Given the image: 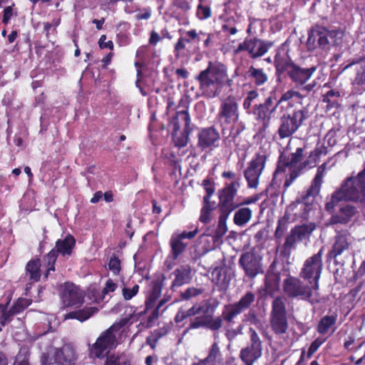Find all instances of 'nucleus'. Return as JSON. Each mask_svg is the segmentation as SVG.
<instances>
[{
    "label": "nucleus",
    "instance_id": "19",
    "mask_svg": "<svg viewBox=\"0 0 365 365\" xmlns=\"http://www.w3.org/2000/svg\"><path fill=\"white\" fill-rule=\"evenodd\" d=\"M197 233V229H195L193 231H184L180 233L175 232L172 235L170 245L171 247V255L174 259H176L185 250L187 243L185 242V240L192 239Z\"/></svg>",
    "mask_w": 365,
    "mask_h": 365
},
{
    "label": "nucleus",
    "instance_id": "14",
    "mask_svg": "<svg viewBox=\"0 0 365 365\" xmlns=\"http://www.w3.org/2000/svg\"><path fill=\"white\" fill-rule=\"evenodd\" d=\"M240 187V182L234 180L230 182H226L225 187L219 190V207L220 212H231L237 208L238 205L234 202V198Z\"/></svg>",
    "mask_w": 365,
    "mask_h": 365
},
{
    "label": "nucleus",
    "instance_id": "34",
    "mask_svg": "<svg viewBox=\"0 0 365 365\" xmlns=\"http://www.w3.org/2000/svg\"><path fill=\"white\" fill-rule=\"evenodd\" d=\"M271 327L277 334H284L288 327L287 316L271 317Z\"/></svg>",
    "mask_w": 365,
    "mask_h": 365
},
{
    "label": "nucleus",
    "instance_id": "54",
    "mask_svg": "<svg viewBox=\"0 0 365 365\" xmlns=\"http://www.w3.org/2000/svg\"><path fill=\"white\" fill-rule=\"evenodd\" d=\"M259 96L258 93L256 91H250L247 96L245 97L244 102H243V108L245 110H247V113H250V108L252 106V104L254 103V101Z\"/></svg>",
    "mask_w": 365,
    "mask_h": 365
},
{
    "label": "nucleus",
    "instance_id": "8",
    "mask_svg": "<svg viewBox=\"0 0 365 365\" xmlns=\"http://www.w3.org/2000/svg\"><path fill=\"white\" fill-rule=\"evenodd\" d=\"M76 245V240L72 235H67L64 239L58 240L56 246L43 258L46 266V277L51 271L55 270V262L58 255L67 257L71 256Z\"/></svg>",
    "mask_w": 365,
    "mask_h": 365
},
{
    "label": "nucleus",
    "instance_id": "4",
    "mask_svg": "<svg viewBox=\"0 0 365 365\" xmlns=\"http://www.w3.org/2000/svg\"><path fill=\"white\" fill-rule=\"evenodd\" d=\"M280 117V125L277 133L281 139L292 135L302 125L304 120L310 117L308 108L294 110L292 113L283 111Z\"/></svg>",
    "mask_w": 365,
    "mask_h": 365
},
{
    "label": "nucleus",
    "instance_id": "62",
    "mask_svg": "<svg viewBox=\"0 0 365 365\" xmlns=\"http://www.w3.org/2000/svg\"><path fill=\"white\" fill-rule=\"evenodd\" d=\"M185 36L189 37L192 41H195L197 43L204 38L205 33L201 31L197 32L196 30H190L186 31Z\"/></svg>",
    "mask_w": 365,
    "mask_h": 365
},
{
    "label": "nucleus",
    "instance_id": "11",
    "mask_svg": "<svg viewBox=\"0 0 365 365\" xmlns=\"http://www.w3.org/2000/svg\"><path fill=\"white\" fill-rule=\"evenodd\" d=\"M77 354L71 344H66L61 349H56L51 356L42 357V365H75Z\"/></svg>",
    "mask_w": 365,
    "mask_h": 365
},
{
    "label": "nucleus",
    "instance_id": "37",
    "mask_svg": "<svg viewBox=\"0 0 365 365\" xmlns=\"http://www.w3.org/2000/svg\"><path fill=\"white\" fill-rule=\"evenodd\" d=\"M299 240L291 230L289 234L286 237L285 242L282 245L281 254L283 256H289L292 250L296 247V244Z\"/></svg>",
    "mask_w": 365,
    "mask_h": 365
},
{
    "label": "nucleus",
    "instance_id": "15",
    "mask_svg": "<svg viewBox=\"0 0 365 365\" xmlns=\"http://www.w3.org/2000/svg\"><path fill=\"white\" fill-rule=\"evenodd\" d=\"M238 105L235 98L228 96L222 101L217 114L221 125H232L238 120Z\"/></svg>",
    "mask_w": 365,
    "mask_h": 365
},
{
    "label": "nucleus",
    "instance_id": "44",
    "mask_svg": "<svg viewBox=\"0 0 365 365\" xmlns=\"http://www.w3.org/2000/svg\"><path fill=\"white\" fill-rule=\"evenodd\" d=\"M14 314L9 307V304H0V324L4 326L13 318Z\"/></svg>",
    "mask_w": 365,
    "mask_h": 365
},
{
    "label": "nucleus",
    "instance_id": "33",
    "mask_svg": "<svg viewBox=\"0 0 365 365\" xmlns=\"http://www.w3.org/2000/svg\"><path fill=\"white\" fill-rule=\"evenodd\" d=\"M162 292V284L159 281H154L152 283L151 290L145 301L146 309L152 308L155 301L159 298Z\"/></svg>",
    "mask_w": 365,
    "mask_h": 365
},
{
    "label": "nucleus",
    "instance_id": "23",
    "mask_svg": "<svg viewBox=\"0 0 365 365\" xmlns=\"http://www.w3.org/2000/svg\"><path fill=\"white\" fill-rule=\"evenodd\" d=\"M84 293L76 285L66 283L62 293V301L66 307L79 306L83 302Z\"/></svg>",
    "mask_w": 365,
    "mask_h": 365
},
{
    "label": "nucleus",
    "instance_id": "25",
    "mask_svg": "<svg viewBox=\"0 0 365 365\" xmlns=\"http://www.w3.org/2000/svg\"><path fill=\"white\" fill-rule=\"evenodd\" d=\"M171 276L173 279L170 287L174 289L190 283L192 279V269L189 264H181L174 269Z\"/></svg>",
    "mask_w": 365,
    "mask_h": 365
},
{
    "label": "nucleus",
    "instance_id": "12",
    "mask_svg": "<svg viewBox=\"0 0 365 365\" xmlns=\"http://www.w3.org/2000/svg\"><path fill=\"white\" fill-rule=\"evenodd\" d=\"M272 46V43L262 40L256 37L245 38L242 43H240L233 52L237 54L242 51H247L252 58H257L264 56Z\"/></svg>",
    "mask_w": 365,
    "mask_h": 365
},
{
    "label": "nucleus",
    "instance_id": "7",
    "mask_svg": "<svg viewBox=\"0 0 365 365\" xmlns=\"http://www.w3.org/2000/svg\"><path fill=\"white\" fill-rule=\"evenodd\" d=\"M323 254L324 247H322L317 253L308 257L304 261L299 273L300 277L309 284H312L315 289H319V280L323 267Z\"/></svg>",
    "mask_w": 365,
    "mask_h": 365
},
{
    "label": "nucleus",
    "instance_id": "22",
    "mask_svg": "<svg viewBox=\"0 0 365 365\" xmlns=\"http://www.w3.org/2000/svg\"><path fill=\"white\" fill-rule=\"evenodd\" d=\"M353 241V237L347 231L338 232L334 237V243L329 252V256L331 258H336L344 252L348 251Z\"/></svg>",
    "mask_w": 365,
    "mask_h": 365
},
{
    "label": "nucleus",
    "instance_id": "17",
    "mask_svg": "<svg viewBox=\"0 0 365 365\" xmlns=\"http://www.w3.org/2000/svg\"><path fill=\"white\" fill-rule=\"evenodd\" d=\"M303 156V149L298 148L294 153H292L291 158L284 164V168H282V165H279L275 174L280 171L288 173L289 174V178L284 182V186L289 187L293 182V181L299 175V171L302 168V164L300 163Z\"/></svg>",
    "mask_w": 365,
    "mask_h": 365
},
{
    "label": "nucleus",
    "instance_id": "28",
    "mask_svg": "<svg viewBox=\"0 0 365 365\" xmlns=\"http://www.w3.org/2000/svg\"><path fill=\"white\" fill-rule=\"evenodd\" d=\"M190 123V118L187 110H182L175 113L172 117L170 126L173 131H179L182 127L187 128Z\"/></svg>",
    "mask_w": 365,
    "mask_h": 365
},
{
    "label": "nucleus",
    "instance_id": "29",
    "mask_svg": "<svg viewBox=\"0 0 365 365\" xmlns=\"http://www.w3.org/2000/svg\"><path fill=\"white\" fill-rule=\"evenodd\" d=\"M277 108L276 104L273 108H266L260 104L255 105L253 113L256 115L257 120H260L263 126L267 128L270 123L272 114L275 111Z\"/></svg>",
    "mask_w": 365,
    "mask_h": 365
},
{
    "label": "nucleus",
    "instance_id": "30",
    "mask_svg": "<svg viewBox=\"0 0 365 365\" xmlns=\"http://www.w3.org/2000/svg\"><path fill=\"white\" fill-rule=\"evenodd\" d=\"M246 75L247 78L258 86L264 84L268 80V76L262 68H257L253 66L248 68Z\"/></svg>",
    "mask_w": 365,
    "mask_h": 365
},
{
    "label": "nucleus",
    "instance_id": "21",
    "mask_svg": "<svg viewBox=\"0 0 365 365\" xmlns=\"http://www.w3.org/2000/svg\"><path fill=\"white\" fill-rule=\"evenodd\" d=\"M239 263L250 278L255 277L262 271L260 258L253 252L242 255Z\"/></svg>",
    "mask_w": 365,
    "mask_h": 365
},
{
    "label": "nucleus",
    "instance_id": "16",
    "mask_svg": "<svg viewBox=\"0 0 365 365\" xmlns=\"http://www.w3.org/2000/svg\"><path fill=\"white\" fill-rule=\"evenodd\" d=\"M266 155L257 154L249 163L244 171V176L249 188H257L259 179L264 168Z\"/></svg>",
    "mask_w": 365,
    "mask_h": 365
},
{
    "label": "nucleus",
    "instance_id": "59",
    "mask_svg": "<svg viewBox=\"0 0 365 365\" xmlns=\"http://www.w3.org/2000/svg\"><path fill=\"white\" fill-rule=\"evenodd\" d=\"M242 322L251 325H257L259 323L255 312L252 309H250L247 313L243 315Z\"/></svg>",
    "mask_w": 365,
    "mask_h": 365
},
{
    "label": "nucleus",
    "instance_id": "53",
    "mask_svg": "<svg viewBox=\"0 0 365 365\" xmlns=\"http://www.w3.org/2000/svg\"><path fill=\"white\" fill-rule=\"evenodd\" d=\"M29 305V302L28 299L20 298L10 307V309L14 316L21 312Z\"/></svg>",
    "mask_w": 365,
    "mask_h": 365
},
{
    "label": "nucleus",
    "instance_id": "47",
    "mask_svg": "<svg viewBox=\"0 0 365 365\" xmlns=\"http://www.w3.org/2000/svg\"><path fill=\"white\" fill-rule=\"evenodd\" d=\"M227 324L225 336L229 341H233L238 335L243 334L244 326L242 324L238 325L236 328H232L230 327L232 324Z\"/></svg>",
    "mask_w": 365,
    "mask_h": 365
},
{
    "label": "nucleus",
    "instance_id": "27",
    "mask_svg": "<svg viewBox=\"0 0 365 365\" xmlns=\"http://www.w3.org/2000/svg\"><path fill=\"white\" fill-rule=\"evenodd\" d=\"M211 279L220 289H225L232 279V274L222 267H215L211 272Z\"/></svg>",
    "mask_w": 365,
    "mask_h": 365
},
{
    "label": "nucleus",
    "instance_id": "24",
    "mask_svg": "<svg viewBox=\"0 0 365 365\" xmlns=\"http://www.w3.org/2000/svg\"><path fill=\"white\" fill-rule=\"evenodd\" d=\"M310 205L304 202L296 201L291 203L286 209L284 216L290 222L305 220L308 217Z\"/></svg>",
    "mask_w": 365,
    "mask_h": 365
},
{
    "label": "nucleus",
    "instance_id": "46",
    "mask_svg": "<svg viewBox=\"0 0 365 365\" xmlns=\"http://www.w3.org/2000/svg\"><path fill=\"white\" fill-rule=\"evenodd\" d=\"M29 347L22 346L16 356L14 365H30L29 363Z\"/></svg>",
    "mask_w": 365,
    "mask_h": 365
},
{
    "label": "nucleus",
    "instance_id": "1",
    "mask_svg": "<svg viewBox=\"0 0 365 365\" xmlns=\"http://www.w3.org/2000/svg\"><path fill=\"white\" fill-rule=\"evenodd\" d=\"M199 83L202 95L207 98H214L220 95L223 88L232 85L227 68L220 62L209 61L207 68L195 77Z\"/></svg>",
    "mask_w": 365,
    "mask_h": 365
},
{
    "label": "nucleus",
    "instance_id": "51",
    "mask_svg": "<svg viewBox=\"0 0 365 365\" xmlns=\"http://www.w3.org/2000/svg\"><path fill=\"white\" fill-rule=\"evenodd\" d=\"M290 222L284 216L278 220L277 229L275 230L274 236L277 240H280L284 235V232L287 229V224Z\"/></svg>",
    "mask_w": 365,
    "mask_h": 365
},
{
    "label": "nucleus",
    "instance_id": "64",
    "mask_svg": "<svg viewBox=\"0 0 365 365\" xmlns=\"http://www.w3.org/2000/svg\"><path fill=\"white\" fill-rule=\"evenodd\" d=\"M324 341L320 339H316L310 345L308 353L307 358L312 357V356L317 351L319 347L323 344Z\"/></svg>",
    "mask_w": 365,
    "mask_h": 365
},
{
    "label": "nucleus",
    "instance_id": "45",
    "mask_svg": "<svg viewBox=\"0 0 365 365\" xmlns=\"http://www.w3.org/2000/svg\"><path fill=\"white\" fill-rule=\"evenodd\" d=\"M231 212H221L219 217L218 226L215 231V236L220 237L227 232L226 220Z\"/></svg>",
    "mask_w": 365,
    "mask_h": 365
},
{
    "label": "nucleus",
    "instance_id": "49",
    "mask_svg": "<svg viewBox=\"0 0 365 365\" xmlns=\"http://www.w3.org/2000/svg\"><path fill=\"white\" fill-rule=\"evenodd\" d=\"M173 142L175 146L181 148L185 147L187 143L188 137L187 135L179 131H173Z\"/></svg>",
    "mask_w": 365,
    "mask_h": 365
},
{
    "label": "nucleus",
    "instance_id": "40",
    "mask_svg": "<svg viewBox=\"0 0 365 365\" xmlns=\"http://www.w3.org/2000/svg\"><path fill=\"white\" fill-rule=\"evenodd\" d=\"M314 230V227L312 225L296 226L292 229L299 241L309 237Z\"/></svg>",
    "mask_w": 365,
    "mask_h": 365
},
{
    "label": "nucleus",
    "instance_id": "2",
    "mask_svg": "<svg viewBox=\"0 0 365 365\" xmlns=\"http://www.w3.org/2000/svg\"><path fill=\"white\" fill-rule=\"evenodd\" d=\"M342 201H365V168L356 177L347 178L343 181L326 202V211L333 212Z\"/></svg>",
    "mask_w": 365,
    "mask_h": 365
},
{
    "label": "nucleus",
    "instance_id": "31",
    "mask_svg": "<svg viewBox=\"0 0 365 365\" xmlns=\"http://www.w3.org/2000/svg\"><path fill=\"white\" fill-rule=\"evenodd\" d=\"M336 320L337 314L336 313L324 316L317 325V331L321 334H327L334 327Z\"/></svg>",
    "mask_w": 365,
    "mask_h": 365
},
{
    "label": "nucleus",
    "instance_id": "52",
    "mask_svg": "<svg viewBox=\"0 0 365 365\" xmlns=\"http://www.w3.org/2000/svg\"><path fill=\"white\" fill-rule=\"evenodd\" d=\"M344 33L341 30L329 31V45H339L342 41Z\"/></svg>",
    "mask_w": 365,
    "mask_h": 365
},
{
    "label": "nucleus",
    "instance_id": "50",
    "mask_svg": "<svg viewBox=\"0 0 365 365\" xmlns=\"http://www.w3.org/2000/svg\"><path fill=\"white\" fill-rule=\"evenodd\" d=\"M319 35L317 36L319 47L326 48L329 46V31L325 29H317Z\"/></svg>",
    "mask_w": 365,
    "mask_h": 365
},
{
    "label": "nucleus",
    "instance_id": "57",
    "mask_svg": "<svg viewBox=\"0 0 365 365\" xmlns=\"http://www.w3.org/2000/svg\"><path fill=\"white\" fill-rule=\"evenodd\" d=\"M139 291L138 284L133 285L131 288L124 286L122 289V294L125 300H130L135 297Z\"/></svg>",
    "mask_w": 365,
    "mask_h": 365
},
{
    "label": "nucleus",
    "instance_id": "56",
    "mask_svg": "<svg viewBox=\"0 0 365 365\" xmlns=\"http://www.w3.org/2000/svg\"><path fill=\"white\" fill-rule=\"evenodd\" d=\"M203 292V289L190 287L181 294V297L183 299L188 300L202 294Z\"/></svg>",
    "mask_w": 365,
    "mask_h": 365
},
{
    "label": "nucleus",
    "instance_id": "9",
    "mask_svg": "<svg viewBox=\"0 0 365 365\" xmlns=\"http://www.w3.org/2000/svg\"><path fill=\"white\" fill-rule=\"evenodd\" d=\"M255 299V294L248 291L240 297L239 301L225 305L222 312L225 322L233 324L235 318L243 312L250 309Z\"/></svg>",
    "mask_w": 365,
    "mask_h": 365
},
{
    "label": "nucleus",
    "instance_id": "63",
    "mask_svg": "<svg viewBox=\"0 0 365 365\" xmlns=\"http://www.w3.org/2000/svg\"><path fill=\"white\" fill-rule=\"evenodd\" d=\"M170 297H164L163 299H162L158 306L156 307V308L155 309V310L153 311L152 315L150 317V320H152L153 319H156L158 317L159 314H160V309L162 307L164 306V304L170 300Z\"/></svg>",
    "mask_w": 365,
    "mask_h": 365
},
{
    "label": "nucleus",
    "instance_id": "26",
    "mask_svg": "<svg viewBox=\"0 0 365 365\" xmlns=\"http://www.w3.org/2000/svg\"><path fill=\"white\" fill-rule=\"evenodd\" d=\"M216 307L217 305H213L210 300H203L200 303H195L188 309L187 315L208 317L214 314Z\"/></svg>",
    "mask_w": 365,
    "mask_h": 365
},
{
    "label": "nucleus",
    "instance_id": "43",
    "mask_svg": "<svg viewBox=\"0 0 365 365\" xmlns=\"http://www.w3.org/2000/svg\"><path fill=\"white\" fill-rule=\"evenodd\" d=\"M223 320L225 321L222 316L212 317L210 315L206 317L205 327L212 331H217L222 328Z\"/></svg>",
    "mask_w": 365,
    "mask_h": 365
},
{
    "label": "nucleus",
    "instance_id": "18",
    "mask_svg": "<svg viewBox=\"0 0 365 365\" xmlns=\"http://www.w3.org/2000/svg\"><path fill=\"white\" fill-rule=\"evenodd\" d=\"M359 215L358 208L352 205H341L339 210L332 213L329 225H351L354 223Z\"/></svg>",
    "mask_w": 365,
    "mask_h": 365
},
{
    "label": "nucleus",
    "instance_id": "58",
    "mask_svg": "<svg viewBox=\"0 0 365 365\" xmlns=\"http://www.w3.org/2000/svg\"><path fill=\"white\" fill-rule=\"evenodd\" d=\"M108 269L114 275H120L121 271V263L120 259L113 256L108 262Z\"/></svg>",
    "mask_w": 365,
    "mask_h": 365
},
{
    "label": "nucleus",
    "instance_id": "10",
    "mask_svg": "<svg viewBox=\"0 0 365 365\" xmlns=\"http://www.w3.org/2000/svg\"><path fill=\"white\" fill-rule=\"evenodd\" d=\"M250 342L240 352V358L245 365L254 363L262 356V341L253 328H250Z\"/></svg>",
    "mask_w": 365,
    "mask_h": 365
},
{
    "label": "nucleus",
    "instance_id": "60",
    "mask_svg": "<svg viewBox=\"0 0 365 365\" xmlns=\"http://www.w3.org/2000/svg\"><path fill=\"white\" fill-rule=\"evenodd\" d=\"M206 317H197L190 320L188 329H196L200 327H205Z\"/></svg>",
    "mask_w": 365,
    "mask_h": 365
},
{
    "label": "nucleus",
    "instance_id": "48",
    "mask_svg": "<svg viewBox=\"0 0 365 365\" xmlns=\"http://www.w3.org/2000/svg\"><path fill=\"white\" fill-rule=\"evenodd\" d=\"M325 169V165H322L320 167H319V168L317 169V175L313 181V185L312 186L311 189L308 190V195H309L313 190H316L318 192L319 188L322 182V179L324 175Z\"/></svg>",
    "mask_w": 365,
    "mask_h": 365
},
{
    "label": "nucleus",
    "instance_id": "41",
    "mask_svg": "<svg viewBox=\"0 0 365 365\" xmlns=\"http://www.w3.org/2000/svg\"><path fill=\"white\" fill-rule=\"evenodd\" d=\"M293 98L292 89H290L282 94L276 103L277 107H280L281 112L287 111V108L293 106V103L289 101Z\"/></svg>",
    "mask_w": 365,
    "mask_h": 365
},
{
    "label": "nucleus",
    "instance_id": "3",
    "mask_svg": "<svg viewBox=\"0 0 365 365\" xmlns=\"http://www.w3.org/2000/svg\"><path fill=\"white\" fill-rule=\"evenodd\" d=\"M284 293L290 298L309 302L311 304L319 302V289L312 284L302 282L299 278L289 276L282 283Z\"/></svg>",
    "mask_w": 365,
    "mask_h": 365
},
{
    "label": "nucleus",
    "instance_id": "42",
    "mask_svg": "<svg viewBox=\"0 0 365 365\" xmlns=\"http://www.w3.org/2000/svg\"><path fill=\"white\" fill-rule=\"evenodd\" d=\"M286 316L285 304L282 299H274L272 304L271 317Z\"/></svg>",
    "mask_w": 365,
    "mask_h": 365
},
{
    "label": "nucleus",
    "instance_id": "55",
    "mask_svg": "<svg viewBox=\"0 0 365 365\" xmlns=\"http://www.w3.org/2000/svg\"><path fill=\"white\" fill-rule=\"evenodd\" d=\"M319 32L317 29L312 30L309 33V36L307 41V48L309 50H314L319 47L317 36Z\"/></svg>",
    "mask_w": 365,
    "mask_h": 365
},
{
    "label": "nucleus",
    "instance_id": "61",
    "mask_svg": "<svg viewBox=\"0 0 365 365\" xmlns=\"http://www.w3.org/2000/svg\"><path fill=\"white\" fill-rule=\"evenodd\" d=\"M212 206H203L201 210L200 220L202 222L207 223L211 219Z\"/></svg>",
    "mask_w": 365,
    "mask_h": 365
},
{
    "label": "nucleus",
    "instance_id": "32",
    "mask_svg": "<svg viewBox=\"0 0 365 365\" xmlns=\"http://www.w3.org/2000/svg\"><path fill=\"white\" fill-rule=\"evenodd\" d=\"M351 66H354V70L356 71V77L353 83L354 85L365 84V59H361L356 62L349 63L346 68H349Z\"/></svg>",
    "mask_w": 365,
    "mask_h": 365
},
{
    "label": "nucleus",
    "instance_id": "39",
    "mask_svg": "<svg viewBox=\"0 0 365 365\" xmlns=\"http://www.w3.org/2000/svg\"><path fill=\"white\" fill-rule=\"evenodd\" d=\"M41 263L39 259L32 260L28 262L26 265V274L29 279L33 282L39 280Z\"/></svg>",
    "mask_w": 365,
    "mask_h": 365
},
{
    "label": "nucleus",
    "instance_id": "35",
    "mask_svg": "<svg viewBox=\"0 0 365 365\" xmlns=\"http://www.w3.org/2000/svg\"><path fill=\"white\" fill-rule=\"evenodd\" d=\"M98 312V309L96 307H86L85 309L78 310L76 312H70L67 314V319H76L81 322H84L93 316Z\"/></svg>",
    "mask_w": 365,
    "mask_h": 365
},
{
    "label": "nucleus",
    "instance_id": "38",
    "mask_svg": "<svg viewBox=\"0 0 365 365\" xmlns=\"http://www.w3.org/2000/svg\"><path fill=\"white\" fill-rule=\"evenodd\" d=\"M201 361H202V364H205L208 362L222 363V353L220 351V346L217 341L214 342L212 344L211 347L209 349L207 356L205 359H202Z\"/></svg>",
    "mask_w": 365,
    "mask_h": 365
},
{
    "label": "nucleus",
    "instance_id": "6",
    "mask_svg": "<svg viewBox=\"0 0 365 365\" xmlns=\"http://www.w3.org/2000/svg\"><path fill=\"white\" fill-rule=\"evenodd\" d=\"M123 323L113 324L108 329L103 332L93 344L91 354L95 358H103L110 349L115 346L117 336L120 334Z\"/></svg>",
    "mask_w": 365,
    "mask_h": 365
},
{
    "label": "nucleus",
    "instance_id": "13",
    "mask_svg": "<svg viewBox=\"0 0 365 365\" xmlns=\"http://www.w3.org/2000/svg\"><path fill=\"white\" fill-rule=\"evenodd\" d=\"M315 70V67L304 68L293 64L287 66L286 68L287 76L295 83L297 88H301L302 91L307 93L310 92L316 86L314 81L304 85L313 75Z\"/></svg>",
    "mask_w": 365,
    "mask_h": 365
},
{
    "label": "nucleus",
    "instance_id": "5",
    "mask_svg": "<svg viewBox=\"0 0 365 365\" xmlns=\"http://www.w3.org/2000/svg\"><path fill=\"white\" fill-rule=\"evenodd\" d=\"M123 323L113 324L108 329L103 332L93 344L91 354L95 358H103L110 349L115 346L117 336L120 334Z\"/></svg>",
    "mask_w": 365,
    "mask_h": 365
},
{
    "label": "nucleus",
    "instance_id": "36",
    "mask_svg": "<svg viewBox=\"0 0 365 365\" xmlns=\"http://www.w3.org/2000/svg\"><path fill=\"white\" fill-rule=\"evenodd\" d=\"M252 217V210L248 207H242L236 211L234 216V222L238 226L247 224Z\"/></svg>",
    "mask_w": 365,
    "mask_h": 365
},
{
    "label": "nucleus",
    "instance_id": "20",
    "mask_svg": "<svg viewBox=\"0 0 365 365\" xmlns=\"http://www.w3.org/2000/svg\"><path fill=\"white\" fill-rule=\"evenodd\" d=\"M197 147L202 150H212L220 140L219 133L213 128L201 130L197 134Z\"/></svg>",
    "mask_w": 365,
    "mask_h": 365
}]
</instances>
